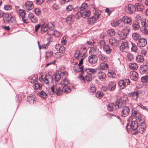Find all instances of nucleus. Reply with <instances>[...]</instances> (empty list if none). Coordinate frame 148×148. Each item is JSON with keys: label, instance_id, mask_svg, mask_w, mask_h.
<instances>
[{"label": "nucleus", "instance_id": "f257e3e1", "mask_svg": "<svg viewBox=\"0 0 148 148\" xmlns=\"http://www.w3.org/2000/svg\"><path fill=\"white\" fill-rule=\"evenodd\" d=\"M80 71L83 74L82 82H84L86 80L87 81L90 82L92 80V75L95 73L96 72V69H85L82 70V69L80 68Z\"/></svg>", "mask_w": 148, "mask_h": 148}, {"label": "nucleus", "instance_id": "f03ea898", "mask_svg": "<svg viewBox=\"0 0 148 148\" xmlns=\"http://www.w3.org/2000/svg\"><path fill=\"white\" fill-rule=\"evenodd\" d=\"M62 74L64 75L63 77H66L67 76V73L66 71H64L62 73ZM69 80H68L66 78L63 79L62 81L59 84L60 85H62V86L63 88L66 93H68L70 92L71 91V89L70 87L68 85L69 84Z\"/></svg>", "mask_w": 148, "mask_h": 148}, {"label": "nucleus", "instance_id": "7ed1b4c3", "mask_svg": "<svg viewBox=\"0 0 148 148\" xmlns=\"http://www.w3.org/2000/svg\"><path fill=\"white\" fill-rule=\"evenodd\" d=\"M130 31V28L126 27L117 32L118 38L120 40H124L127 37Z\"/></svg>", "mask_w": 148, "mask_h": 148}, {"label": "nucleus", "instance_id": "20e7f679", "mask_svg": "<svg viewBox=\"0 0 148 148\" xmlns=\"http://www.w3.org/2000/svg\"><path fill=\"white\" fill-rule=\"evenodd\" d=\"M62 86L59 83L55 86H54L51 88V90L53 93H55L57 96L61 95L63 92L66 93Z\"/></svg>", "mask_w": 148, "mask_h": 148}, {"label": "nucleus", "instance_id": "39448f33", "mask_svg": "<svg viewBox=\"0 0 148 148\" xmlns=\"http://www.w3.org/2000/svg\"><path fill=\"white\" fill-rule=\"evenodd\" d=\"M101 12L100 10H96L94 13L93 16L90 17L88 20L87 23L89 25H92L95 23L99 18Z\"/></svg>", "mask_w": 148, "mask_h": 148}, {"label": "nucleus", "instance_id": "423d86ee", "mask_svg": "<svg viewBox=\"0 0 148 148\" xmlns=\"http://www.w3.org/2000/svg\"><path fill=\"white\" fill-rule=\"evenodd\" d=\"M138 123L139 124L138 128V130L133 133L134 134H138L139 132L141 134H143L145 131V120L144 119H142L140 120V121H138Z\"/></svg>", "mask_w": 148, "mask_h": 148}, {"label": "nucleus", "instance_id": "0eeeda50", "mask_svg": "<svg viewBox=\"0 0 148 148\" xmlns=\"http://www.w3.org/2000/svg\"><path fill=\"white\" fill-rule=\"evenodd\" d=\"M87 50L85 47H82L79 51H77L74 53V56L75 58L79 60L80 57H82L86 53Z\"/></svg>", "mask_w": 148, "mask_h": 148}, {"label": "nucleus", "instance_id": "6e6552de", "mask_svg": "<svg viewBox=\"0 0 148 148\" xmlns=\"http://www.w3.org/2000/svg\"><path fill=\"white\" fill-rule=\"evenodd\" d=\"M127 100V97L126 96H124L121 98H119L118 100L116 102L119 108H121L124 106Z\"/></svg>", "mask_w": 148, "mask_h": 148}, {"label": "nucleus", "instance_id": "1a4fd4ad", "mask_svg": "<svg viewBox=\"0 0 148 148\" xmlns=\"http://www.w3.org/2000/svg\"><path fill=\"white\" fill-rule=\"evenodd\" d=\"M130 83V80L128 79L121 80L118 82V85L120 87V89H123L125 88L126 85H129Z\"/></svg>", "mask_w": 148, "mask_h": 148}, {"label": "nucleus", "instance_id": "9d476101", "mask_svg": "<svg viewBox=\"0 0 148 148\" xmlns=\"http://www.w3.org/2000/svg\"><path fill=\"white\" fill-rule=\"evenodd\" d=\"M73 16L77 19L81 17V12L79 10V7H77L74 8L72 12Z\"/></svg>", "mask_w": 148, "mask_h": 148}, {"label": "nucleus", "instance_id": "9b49d317", "mask_svg": "<svg viewBox=\"0 0 148 148\" xmlns=\"http://www.w3.org/2000/svg\"><path fill=\"white\" fill-rule=\"evenodd\" d=\"M132 115L134 116L136 119L138 121V122L140 121V120L144 119L141 117V114L139 112L138 110L135 108L132 109Z\"/></svg>", "mask_w": 148, "mask_h": 148}, {"label": "nucleus", "instance_id": "f8f14e48", "mask_svg": "<svg viewBox=\"0 0 148 148\" xmlns=\"http://www.w3.org/2000/svg\"><path fill=\"white\" fill-rule=\"evenodd\" d=\"M125 11L128 13L132 14L135 12L136 8L134 5L129 4L125 6Z\"/></svg>", "mask_w": 148, "mask_h": 148}, {"label": "nucleus", "instance_id": "ddd939ff", "mask_svg": "<svg viewBox=\"0 0 148 148\" xmlns=\"http://www.w3.org/2000/svg\"><path fill=\"white\" fill-rule=\"evenodd\" d=\"M47 26V23H44L41 25L40 28V33L42 34L46 35L48 34L49 30Z\"/></svg>", "mask_w": 148, "mask_h": 148}, {"label": "nucleus", "instance_id": "4468645a", "mask_svg": "<svg viewBox=\"0 0 148 148\" xmlns=\"http://www.w3.org/2000/svg\"><path fill=\"white\" fill-rule=\"evenodd\" d=\"M122 110L121 112V115L123 117L127 116L130 112V109L129 107L127 106L123 107Z\"/></svg>", "mask_w": 148, "mask_h": 148}, {"label": "nucleus", "instance_id": "2eb2a0df", "mask_svg": "<svg viewBox=\"0 0 148 148\" xmlns=\"http://www.w3.org/2000/svg\"><path fill=\"white\" fill-rule=\"evenodd\" d=\"M24 6H25V9L27 11L31 10L34 7L33 3L29 1H26Z\"/></svg>", "mask_w": 148, "mask_h": 148}, {"label": "nucleus", "instance_id": "dca6fc26", "mask_svg": "<svg viewBox=\"0 0 148 148\" xmlns=\"http://www.w3.org/2000/svg\"><path fill=\"white\" fill-rule=\"evenodd\" d=\"M129 49V44L127 42H124L122 43L120 46V49L123 52L127 51Z\"/></svg>", "mask_w": 148, "mask_h": 148}, {"label": "nucleus", "instance_id": "f3484780", "mask_svg": "<svg viewBox=\"0 0 148 148\" xmlns=\"http://www.w3.org/2000/svg\"><path fill=\"white\" fill-rule=\"evenodd\" d=\"M141 93L140 91H136L130 93L129 94L134 100H136L138 98L139 95Z\"/></svg>", "mask_w": 148, "mask_h": 148}, {"label": "nucleus", "instance_id": "a211bd4d", "mask_svg": "<svg viewBox=\"0 0 148 148\" xmlns=\"http://www.w3.org/2000/svg\"><path fill=\"white\" fill-rule=\"evenodd\" d=\"M111 24L114 27L118 26L119 27H121L123 26V23L122 20H119L118 21H113L111 23Z\"/></svg>", "mask_w": 148, "mask_h": 148}, {"label": "nucleus", "instance_id": "6ab92c4d", "mask_svg": "<svg viewBox=\"0 0 148 148\" xmlns=\"http://www.w3.org/2000/svg\"><path fill=\"white\" fill-rule=\"evenodd\" d=\"M147 44V40L145 39L144 38L139 39L137 42L138 46L140 47H144Z\"/></svg>", "mask_w": 148, "mask_h": 148}, {"label": "nucleus", "instance_id": "aec40b11", "mask_svg": "<svg viewBox=\"0 0 148 148\" xmlns=\"http://www.w3.org/2000/svg\"><path fill=\"white\" fill-rule=\"evenodd\" d=\"M97 77L101 81H104L106 79V75L104 72L100 71L97 73Z\"/></svg>", "mask_w": 148, "mask_h": 148}, {"label": "nucleus", "instance_id": "412c9836", "mask_svg": "<svg viewBox=\"0 0 148 148\" xmlns=\"http://www.w3.org/2000/svg\"><path fill=\"white\" fill-rule=\"evenodd\" d=\"M133 29L134 30H137L140 28V21L138 20H136L134 21L132 25Z\"/></svg>", "mask_w": 148, "mask_h": 148}, {"label": "nucleus", "instance_id": "4be33fe9", "mask_svg": "<svg viewBox=\"0 0 148 148\" xmlns=\"http://www.w3.org/2000/svg\"><path fill=\"white\" fill-rule=\"evenodd\" d=\"M98 58L100 63L106 62L108 60V58L106 56L101 53L99 55Z\"/></svg>", "mask_w": 148, "mask_h": 148}, {"label": "nucleus", "instance_id": "5701e85b", "mask_svg": "<svg viewBox=\"0 0 148 148\" xmlns=\"http://www.w3.org/2000/svg\"><path fill=\"white\" fill-rule=\"evenodd\" d=\"M116 82L113 81H111L109 83L107 89L108 88L110 91H113L116 88Z\"/></svg>", "mask_w": 148, "mask_h": 148}, {"label": "nucleus", "instance_id": "b1692460", "mask_svg": "<svg viewBox=\"0 0 148 148\" xmlns=\"http://www.w3.org/2000/svg\"><path fill=\"white\" fill-rule=\"evenodd\" d=\"M91 51L92 53V55L94 56H97V55H99L100 53L99 49L97 48L96 46L94 47H93L90 49V51Z\"/></svg>", "mask_w": 148, "mask_h": 148}, {"label": "nucleus", "instance_id": "393cba45", "mask_svg": "<svg viewBox=\"0 0 148 148\" xmlns=\"http://www.w3.org/2000/svg\"><path fill=\"white\" fill-rule=\"evenodd\" d=\"M118 107V106L115 103H110L107 106L108 110L110 112L112 111L114 109H115Z\"/></svg>", "mask_w": 148, "mask_h": 148}, {"label": "nucleus", "instance_id": "a878e982", "mask_svg": "<svg viewBox=\"0 0 148 148\" xmlns=\"http://www.w3.org/2000/svg\"><path fill=\"white\" fill-rule=\"evenodd\" d=\"M97 57L96 56L92 55L88 57L89 62L91 64L95 63L97 62Z\"/></svg>", "mask_w": 148, "mask_h": 148}, {"label": "nucleus", "instance_id": "bb28decb", "mask_svg": "<svg viewBox=\"0 0 148 148\" xmlns=\"http://www.w3.org/2000/svg\"><path fill=\"white\" fill-rule=\"evenodd\" d=\"M130 77L132 80L135 81H136L138 78V74L136 72L134 71L131 74Z\"/></svg>", "mask_w": 148, "mask_h": 148}, {"label": "nucleus", "instance_id": "cd10ccee", "mask_svg": "<svg viewBox=\"0 0 148 148\" xmlns=\"http://www.w3.org/2000/svg\"><path fill=\"white\" fill-rule=\"evenodd\" d=\"M121 20L123 21V23H127L128 24H131L132 20L131 18L127 16H123Z\"/></svg>", "mask_w": 148, "mask_h": 148}, {"label": "nucleus", "instance_id": "c85d7f7f", "mask_svg": "<svg viewBox=\"0 0 148 148\" xmlns=\"http://www.w3.org/2000/svg\"><path fill=\"white\" fill-rule=\"evenodd\" d=\"M27 100L31 104H33L35 102V99L34 95L30 94L28 97Z\"/></svg>", "mask_w": 148, "mask_h": 148}, {"label": "nucleus", "instance_id": "c756f323", "mask_svg": "<svg viewBox=\"0 0 148 148\" xmlns=\"http://www.w3.org/2000/svg\"><path fill=\"white\" fill-rule=\"evenodd\" d=\"M103 50L108 54L110 53L112 51V49L108 45H104L103 46Z\"/></svg>", "mask_w": 148, "mask_h": 148}, {"label": "nucleus", "instance_id": "7c9ffc66", "mask_svg": "<svg viewBox=\"0 0 148 148\" xmlns=\"http://www.w3.org/2000/svg\"><path fill=\"white\" fill-rule=\"evenodd\" d=\"M130 127L133 130H135L138 127V124L137 121H132L131 122Z\"/></svg>", "mask_w": 148, "mask_h": 148}, {"label": "nucleus", "instance_id": "2f4dec72", "mask_svg": "<svg viewBox=\"0 0 148 148\" xmlns=\"http://www.w3.org/2000/svg\"><path fill=\"white\" fill-rule=\"evenodd\" d=\"M5 21L12 25H13L16 23V20L14 17L11 16L10 18L5 20Z\"/></svg>", "mask_w": 148, "mask_h": 148}, {"label": "nucleus", "instance_id": "473e14b6", "mask_svg": "<svg viewBox=\"0 0 148 148\" xmlns=\"http://www.w3.org/2000/svg\"><path fill=\"white\" fill-rule=\"evenodd\" d=\"M91 12L89 10L81 12V17L85 18L88 17L90 15Z\"/></svg>", "mask_w": 148, "mask_h": 148}, {"label": "nucleus", "instance_id": "72a5a7b5", "mask_svg": "<svg viewBox=\"0 0 148 148\" xmlns=\"http://www.w3.org/2000/svg\"><path fill=\"white\" fill-rule=\"evenodd\" d=\"M56 49H58L59 52L61 53H63L65 51V48L63 46L60 47L59 45H56L55 47Z\"/></svg>", "mask_w": 148, "mask_h": 148}, {"label": "nucleus", "instance_id": "f704fd0d", "mask_svg": "<svg viewBox=\"0 0 148 148\" xmlns=\"http://www.w3.org/2000/svg\"><path fill=\"white\" fill-rule=\"evenodd\" d=\"M100 68L101 69L103 70H107L108 68V65L105 63H101L100 65Z\"/></svg>", "mask_w": 148, "mask_h": 148}, {"label": "nucleus", "instance_id": "c9c22d12", "mask_svg": "<svg viewBox=\"0 0 148 148\" xmlns=\"http://www.w3.org/2000/svg\"><path fill=\"white\" fill-rule=\"evenodd\" d=\"M134 6L136 10V9L138 11H142L144 8L143 5L139 3H136Z\"/></svg>", "mask_w": 148, "mask_h": 148}, {"label": "nucleus", "instance_id": "e433bc0d", "mask_svg": "<svg viewBox=\"0 0 148 148\" xmlns=\"http://www.w3.org/2000/svg\"><path fill=\"white\" fill-rule=\"evenodd\" d=\"M47 25L49 30V29L50 31L53 30L55 27V25L53 22H49L48 24H47Z\"/></svg>", "mask_w": 148, "mask_h": 148}, {"label": "nucleus", "instance_id": "4c0bfd02", "mask_svg": "<svg viewBox=\"0 0 148 148\" xmlns=\"http://www.w3.org/2000/svg\"><path fill=\"white\" fill-rule=\"evenodd\" d=\"M53 52L50 51H48L46 53L45 57L46 59L50 58L53 56Z\"/></svg>", "mask_w": 148, "mask_h": 148}, {"label": "nucleus", "instance_id": "58836bf2", "mask_svg": "<svg viewBox=\"0 0 148 148\" xmlns=\"http://www.w3.org/2000/svg\"><path fill=\"white\" fill-rule=\"evenodd\" d=\"M42 85L38 83H35L33 86V88L35 90H40L42 88Z\"/></svg>", "mask_w": 148, "mask_h": 148}, {"label": "nucleus", "instance_id": "ea45409f", "mask_svg": "<svg viewBox=\"0 0 148 148\" xmlns=\"http://www.w3.org/2000/svg\"><path fill=\"white\" fill-rule=\"evenodd\" d=\"M38 95L44 99H46L47 98V95L44 91H42L40 92L38 94Z\"/></svg>", "mask_w": 148, "mask_h": 148}, {"label": "nucleus", "instance_id": "a19ab883", "mask_svg": "<svg viewBox=\"0 0 148 148\" xmlns=\"http://www.w3.org/2000/svg\"><path fill=\"white\" fill-rule=\"evenodd\" d=\"M87 42L89 46H92L93 45L94 46L98 44L97 40H93L92 42L90 41H87Z\"/></svg>", "mask_w": 148, "mask_h": 148}, {"label": "nucleus", "instance_id": "79ce46f5", "mask_svg": "<svg viewBox=\"0 0 148 148\" xmlns=\"http://www.w3.org/2000/svg\"><path fill=\"white\" fill-rule=\"evenodd\" d=\"M132 37L135 40H137L139 39L140 38V35L136 33H133L132 34Z\"/></svg>", "mask_w": 148, "mask_h": 148}, {"label": "nucleus", "instance_id": "37998d69", "mask_svg": "<svg viewBox=\"0 0 148 148\" xmlns=\"http://www.w3.org/2000/svg\"><path fill=\"white\" fill-rule=\"evenodd\" d=\"M136 60L138 63H141L143 61V58L142 56L138 55L136 57Z\"/></svg>", "mask_w": 148, "mask_h": 148}, {"label": "nucleus", "instance_id": "c03bdc74", "mask_svg": "<svg viewBox=\"0 0 148 148\" xmlns=\"http://www.w3.org/2000/svg\"><path fill=\"white\" fill-rule=\"evenodd\" d=\"M107 34L110 36H113L115 34V32L113 29L108 30L107 32Z\"/></svg>", "mask_w": 148, "mask_h": 148}, {"label": "nucleus", "instance_id": "a18cd8bd", "mask_svg": "<svg viewBox=\"0 0 148 148\" xmlns=\"http://www.w3.org/2000/svg\"><path fill=\"white\" fill-rule=\"evenodd\" d=\"M130 68L132 70H136L138 68L137 64L135 63H132L129 65Z\"/></svg>", "mask_w": 148, "mask_h": 148}, {"label": "nucleus", "instance_id": "49530a36", "mask_svg": "<svg viewBox=\"0 0 148 148\" xmlns=\"http://www.w3.org/2000/svg\"><path fill=\"white\" fill-rule=\"evenodd\" d=\"M67 42V37L65 36L61 39V43L62 45H65Z\"/></svg>", "mask_w": 148, "mask_h": 148}, {"label": "nucleus", "instance_id": "de8ad7c7", "mask_svg": "<svg viewBox=\"0 0 148 148\" xmlns=\"http://www.w3.org/2000/svg\"><path fill=\"white\" fill-rule=\"evenodd\" d=\"M132 47L131 49V50L132 51L136 52L137 51L138 48L137 46L134 43L131 42Z\"/></svg>", "mask_w": 148, "mask_h": 148}, {"label": "nucleus", "instance_id": "09e8293b", "mask_svg": "<svg viewBox=\"0 0 148 148\" xmlns=\"http://www.w3.org/2000/svg\"><path fill=\"white\" fill-rule=\"evenodd\" d=\"M38 77L37 75H35L31 77L29 80V82L31 83H34L36 82L37 79Z\"/></svg>", "mask_w": 148, "mask_h": 148}, {"label": "nucleus", "instance_id": "8fccbe9b", "mask_svg": "<svg viewBox=\"0 0 148 148\" xmlns=\"http://www.w3.org/2000/svg\"><path fill=\"white\" fill-rule=\"evenodd\" d=\"M141 23L142 25L144 27H145L148 26V22L146 19H144L142 20L141 21Z\"/></svg>", "mask_w": 148, "mask_h": 148}, {"label": "nucleus", "instance_id": "3c124183", "mask_svg": "<svg viewBox=\"0 0 148 148\" xmlns=\"http://www.w3.org/2000/svg\"><path fill=\"white\" fill-rule=\"evenodd\" d=\"M74 8L72 5H70L66 6V10L67 12L71 11L72 12H73V10Z\"/></svg>", "mask_w": 148, "mask_h": 148}, {"label": "nucleus", "instance_id": "603ef678", "mask_svg": "<svg viewBox=\"0 0 148 148\" xmlns=\"http://www.w3.org/2000/svg\"><path fill=\"white\" fill-rule=\"evenodd\" d=\"M117 40L114 38H112L109 39V43L112 46H113L114 44H115Z\"/></svg>", "mask_w": 148, "mask_h": 148}, {"label": "nucleus", "instance_id": "864d4df0", "mask_svg": "<svg viewBox=\"0 0 148 148\" xmlns=\"http://www.w3.org/2000/svg\"><path fill=\"white\" fill-rule=\"evenodd\" d=\"M141 80L144 83H147L148 82V75L142 77L141 78Z\"/></svg>", "mask_w": 148, "mask_h": 148}, {"label": "nucleus", "instance_id": "5fc2aeb1", "mask_svg": "<svg viewBox=\"0 0 148 148\" xmlns=\"http://www.w3.org/2000/svg\"><path fill=\"white\" fill-rule=\"evenodd\" d=\"M87 6V5L85 3H83L81 7H79V10L80 11H83L85 9Z\"/></svg>", "mask_w": 148, "mask_h": 148}, {"label": "nucleus", "instance_id": "6e6d98bb", "mask_svg": "<svg viewBox=\"0 0 148 148\" xmlns=\"http://www.w3.org/2000/svg\"><path fill=\"white\" fill-rule=\"evenodd\" d=\"M140 30L141 32L145 34H148V30L145 27H142L140 28Z\"/></svg>", "mask_w": 148, "mask_h": 148}, {"label": "nucleus", "instance_id": "4d7b16f0", "mask_svg": "<svg viewBox=\"0 0 148 148\" xmlns=\"http://www.w3.org/2000/svg\"><path fill=\"white\" fill-rule=\"evenodd\" d=\"M4 8L5 10L6 11L10 10L12 9V6L8 4H6L4 6Z\"/></svg>", "mask_w": 148, "mask_h": 148}, {"label": "nucleus", "instance_id": "13d9d810", "mask_svg": "<svg viewBox=\"0 0 148 148\" xmlns=\"http://www.w3.org/2000/svg\"><path fill=\"white\" fill-rule=\"evenodd\" d=\"M80 58L79 59V60L80 59L79 61V63L78 64V66L79 68V70L78 71H80V68L82 69V70H84V69L82 67L80 66V65L83 64V58Z\"/></svg>", "mask_w": 148, "mask_h": 148}, {"label": "nucleus", "instance_id": "bf43d9fd", "mask_svg": "<svg viewBox=\"0 0 148 148\" xmlns=\"http://www.w3.org/2000/svg\"><path fill=\"white\" fill-rule=\"evenodd\" d=\"M127 60L129 61H131L134 58L133 55L130 53H128L127 56Z\"/></svg>", "mask_w": 148, "mask_h": 148}, {"label": "nucleus", "instance_id": "052dcab7", "mask_svg": "<svg viewBox=\"0 0 148 148\" xmlns=\"http://www.w3.org/2000/svg\"><path fill=\"white\" fill-rule=\"evenodd\" d=\"M90 92L92 93L95 92H96V88L94 85L93 84L90 85Z\"/></svg>", "mask_w": 148, "mask_h": 148}, {"label": "nucleus", "instance_id": "680f3d73", "mask_svg": "<svg viewBox=\"0 0 148 148\" xmlns=\"http://www.w3.org/2000/svg\"><path fill=\"white\" fill-rule=\"evenodd\" d=\"M103 94L102 92H97L96 94V96L97 98L100 99L103 96Z\"/></svg>", "mask_w": 148, "mask_h": 148}, {"label": "nucleus", "instance_id": "e2e57ef3", "mask_svg": "<svg viewBox=\"0 0 148 148\" xmlns=\"http://www.w3.org/2000/svg\"><path fill=\"white\" fill-rule=\"evenodd\" d=\"M61 74H59V73H56L55 75V80L56 81H58L61 77L60 75Z\"/></svg>", "mask_w": 148, "mask_h": 148}, {"label": "nucleus", "instance_id": "0e129e2a", "mask_svg": "<svg viewBox=\"0 0 148 148\" xmlns=\"http://www.w3.org/2000/svg\"><path fill=\"white\" fill-rule=\"evenodd\" d=\"M19 15L22 17V18H25V14L23 10H20L19 12Z\"/></svg>", "mask_w": 148, "mask_h": 148}, {"label": "nucleus", "instance_id": "69168bd1", "mask_svg": "<svg viewBox=\"0 0 148 148\" xmlns=\"http://www.w3.org/2000/svg\"><path fill=\"white\" fill-rule=\"evenodd\" d=\"M73 16H68L66 18V21L67 22H68L69 23H71L72 22H73V20H72V17Z\"/></svg>", "mask_w": 148, "mask_h": 148}, {"label": "nucleus", "instance_id": "338daca9", "mask_svg": "<svg viewBox=\"0 0 148 148\" xmlns=\"http://www.w3.org/2000/svg\"><path fill=\"white\" fill-rule=\"evenodd\" d=\"M35 13V14L36 15L38 16L40 15L41 14V11L38 8H36L34 10Z\"/></svg>", "mask_w": 148, "mask_h": 148}, {"label": "nucleus", "instance_id": "774afa93", "mask_svg": "<svg viewBox=\"0 0 148 148\" xmlns=\"http://www.w3.org/2000/svg\"><path fill=\"white\" fill-rule=\"evenodd\" d=\"M138 106H139L141 108L143 109L144 110H145L148 112V109L145 106H144L142 103H139Z\"/></svg>", "mask_w": 148, "mask_h": 148}]
</instances>
